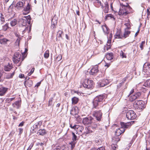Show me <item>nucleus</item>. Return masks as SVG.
I'll list each match as a JSON object with an SVG mask.
<instances>
[{
  "label": "nucleus",
  "mask_w": 150,
  "mask_h": 150,
  "mask_svg": "<svg viewBox=\"0 0 150 150\" xmlns=\"http://www.w3.org/2000/svg\"><path fill=\"white\" fill-rule=\"evenodd\" d=\"M134 122V121H132L125 123L123 122H121L120 124L121 128L117 129L115 132L116 136H119L122 133H123L125 131V129L129 127L132 124H133ZM112 140L113 142L117 143L120 141V139L117 137V136H116V137H113Z\"/></svg>",
  "instance_id": "f257e3e1"
},
{
  "label": "nucleus",
  "mask_w": 150,
  "mask_h": 150,
  "mask_svg": "<svg viewBox=\"0 0 150 150\" xmlns=\"http://www.w3.org/2000/svg\"><path fill=\"white\" fill-rule=\"evenodd\" d=\"M132 9V8L129 6H125L122 5V8L120 9L118 15L123 16H125L130 13Z\"/></svg>",
  "instance_id": "f03ea898"
},
{
  "label": "nucleus",
  "mask_w": 150,
  "mask_h": 150,
  "mask_svg": "<svg viewBox=\"0 0 150 150\" xmlns=\"http://www.w3.org/2000/svg\"><path fill=\"white\" fill-rule=\"evenodd\" d=\"M104 98V96L101 95L95 97L93 101V108H98V105L101 103Z\"/></svg>",
  "instance_id": "7ed1b4c3"
},
{
  "label": "nucleus",
  "mask_w": 150,
  "mask_h": 150,
  "mask_svg": "<svg viewBox=\"0 0 150 150\" xmlns=\"http://www.w3.org/2000/svg\"><path fill=\"white\" fill-rule=\"evenodd\" d=\"M93 81L88 79H86L83 83V86L85 88L89 89L93 88Z\"/></svg>",
  "instance_id": "20e7f679"
},
{
  "label": "nucleus",
  "mask_w": 150,
  "mask_h": 150,
  "mask_svg": "<svg viewBox=\"0 0 150 150\" xmlns=\"http://www.w3.org/2000/svg\"><path fill=\"white\" fill-rule=\"evenodd\" d=\"M135 113L132 110H129L126 113V117L128 120H133L136 117Z\"/></svg>",
  "instance_id": "39448f33"
},
{
  "label": "nucleus",
  "mask_w": 150,
  "mask_h": 150,
  "mask_svg": "<svg viewBox=\"0 0 150 150\" xmlns=\"http://www.w3.org/2000/svg\"><path fill=\"white\" fill-rule=\"evenodd\" d=\"M144 107L143 101L141 100L135 101L134 103V107L135 109H140Z\"/></svg>",
  "instance_id": "423d86ee"
},
{
  "label": "nucleus",
  "mask_w": 150,
  "mask_h": 150,
  "mask_svg": "<svg viewBox=\"0 0 150 150\" xmlns=\"http://www.w3.org/2000/svg\"><path fill=\"white\" fill-rule=\"evenodd\" d=\"M42 125V122L39 121L34 124L31 128L30 132L32 133H34L36 132V130L40 128Z\"/></svg>",
  "instance_id": "0eeeda50"
},
{
  "label": "nucleus",
  "mask_w": 150,
  "mask_h": 150,
  "mask_svg": "<svg viewBox=\"0 0 150 150\" xmlns=\"http://www.w3.org/2000/svg\"><path fill=\"white\" fill-rule=\"evenodd\" d=\"M93 115L98 121H100L102 117V113L101 111H95L93 113Z\"/></svg>",
  "instance_id": "6e6552de"
},
{
  "label": "nucleus",
  "mask_w": 150,
  "mask_h": 150,
  "mask_svg": "<svg viewBox=\"0 0 150 150\" xmlns=\"http://www.w3.org/2000/svg\"><path fill=\"white\" fill-rule=\"evenodd\" d=\"M98 3L100 4L101 8L103 9V12L105 13H107L109 11V5L107 1L105 2L104 6L102 4L100 1H98Z\"/></svg>",
  "instance_id": "1a4fd4ad"
},
{
  "label": "nucleus",
  "mask_w": 150,
  "mask_h": 150,
  "mask_svg": "<svg viewBox=\"0 0 150 150\" xmlns=\"http://www.w3.org/2000/svg\"><path fill=\"white\" fill-rule=\"evenodd\" d=\"M21 59V54L18 52H16L15 53L13 60L15 63H18Z\"/></svg>",
  "instance_id": "9d476101"
},
{
  "label": "nucleus",
  "mask_w": 150,
  "mask_h": 150,
  "mask_svg": "<svg viewBox=\"0 0 150 150\" xmlns=\"http://www.w3.org/2000/svg\"><path fill=\"white\" fill-rule=\"evenodd\" d=\"M143 71L147 75L150 74V63L144 64L143 67Z\"/></svg>",
  "instance_id": "9b49d317"
},
{
  "label": "nucleus",
  "mask_w": 150,
  "mask_h": 150,
  "mask_svg": "<svg viewBox=\"0 0 150 150\" xmlns=\"http://www.w3.org/2000/svg\"><path fill=\"white\" fill-rule=\"evenodd\" d=\"M141 93L139 92H138L135 94L132 95L129 97V100L131 101H133L136 99H140Z\"/></svg>",
  "instance_id": "f8f14e48"
},
{
  "label": "nucleus",
  "mask_w": 150,
  "mask_h": 150,
  "mask_svg": "<svg viewBox=\"0 0 150 150\" xmlns=\"http://www.w3.org/2000/svg\"><path fill=\"white\" fill-rule=\"evenodd\" d=\"M109 83V81L107 79H103L101 80L99 82L100 87H103L107 85Z\"/></svg>",
  "instance_id": "ddd939ff"
},
{
  "label": "nucleus",
  "mask_w": 150,
  "mask_h": 150,
  "mask_svg": "<svg viewBox=\"0 0 150 150\" xmlns=\"http://www.w3.org/2000/svg\"><path fill=\"white\" fill-rule=\"evenodd\" d=\"M8 88L4 87L0 85V96H3L6 93L8 90Z\"/></svg>",
  "instance_id": "4468645a"
},
{
  "label": "nucleus",
  "mask_w": 150,
  "mask_h": 150,
  "mask_svg": "<svg viewBox=\"0 0 150 150\" xmlns=\"http://www.w3.org/2000/svg\"><path fill=\"white\" fill-rule=\"evenodd\" d=\"M129 28L127 27L125 29V31L124 33L122 34V39H125L129 36L131 33L130 31L128 30Z\"/></svg>",
  "instance_id": "2eb2a0df"
},
{
  "label": "nucleus",
  "mask_w": 150,
  "mask_h": 150,
  "mask_svg": "<svg viewBox=\"0 0 150 150\" xmlns=\"http://www.w3.org/2000/svg\"><path fill=\"white\" fill-rule=\"evenodd\" d=\"M114 37L115 38L122 39V34L120 30L118 29L117 30Z\"/></svg>",
  "instance_id": "dca6fc26"
},
{
  "label": "nucleus",
  "mask_w": 150,
  "mask_h": 150,
  "mask_svg": "<svg viewBox=\"0 0 150 150\" xmlns=\"http://www.w3.org/2000/svg\"><path fill=\"white\" fill-rule=\"evenodd\" d=\"M47 131L44 129H40L37 132V134L38 135L44 136L47 134Z\"/></svg>",
  "instance_id": "f3484780"
},
{
  "label": "nucleus",
  "mask_w": 150,
  "mask_h": 150,
  "mask_svg": "<svg viewBox=\"0 0 150 150\" xmlns=\"http://www.w3.org/2000/svg\"><path fill=\"white\" fill-rule=\"evenodd\" d=\"M91 119L90 118L85 117L83 120V123L85 125H88L90 124L91 122Z\"/></svg>",
  "instance_id": "a211bd4d"
},
{
  "label": "nucleus",
  "mask_w": 150,
  "mask_h": 150,
  "mask_svg": "<svg viewBox=\"0 0 150 150\" xmlns=\"http://www.w3.org/2000/svg\"><path fill=\"white\" fill-rule=\"evenodd\" d=\"M98 69L97 67H95L93 68L91 70L90 73L91 75H94L98 71Z\"/></svg>",
  "instance_id": "6ab92c4d"
},
{
  "label": "nucleus",
  "mask_w": 150,
  "mask_h": 150,
  "mask_svg": "<svg viewBox=\"0 0 150 150\" xmlns=\"http://www.w3.org/2000/svg\"><path fill=\"white\" fill-rule=\"evenodd\" d=\"M78 112V109L77 108H73L71 111L70 114L73 115H76Z\"/></svg>",
  "instance_id": "aec40b11"
},
{
  "label": "nucleus",
  "mask_w": 150,
  "mask_h": 150,
  "mask_svg": "<svg viewBox=\"0 0 150 150\" xmlns=\"http://www.w3.org/2000/svg\"><path fill=\"white\" fill-rule=\"evenodd\" d=\"M107 59L108 60H111L113 58V55L112 53H108L106 56Z\"/></svg>",
  "instance_id": "412c9836"
},
{
  "label": "nucleus",
  "mask_w": 150,
  "mask_h": 150,
  "mask_svg": "<svg viewBox=\"0 0 150 150\" xmlns=\"http://www.w3.org/2000/svg\"><path fill=\"white\" fill-rule=\"evenodd\" d=\"M25 4V1L23 2L21 1H19L17 3L16 6L18 8H23Z\"/></svg>",
  "instance_id": "4be33fe9"
},
{
  "label": "nucleus",
  "mask_w": 150,
  "mask_h": 150,
  "mask_svg": "<svg viewBox=\"0 0 150 150\" xmlns=\"http://www.w3.org/2000/svg\"><path fill=\"white\" fill-rule=\"evenodd\" d=\"M103 30L104 32L106 34H108L109 33V28L106 25H103L102 26Z\"/></svg>",
  "instance_id": "5701e85b"
},
{
  "label": "nucleus",
  "mask_w": 150,
  "mask_h": 150,
  "mask_svg": "<svg viewBox=\"0 0 150 150\" xmlns=\"http://www.w3.org/2000/svg\"><path fill=\"white\" fill-rule=\"evenodd\" d=\"M17 21L16 19H12L11 20L10 22V24L11 26L12 27H13L15 26L17 23Z\"/></svg>",
  "instance_id": "b1692460"
},
{
  "label": "nucleus",
  "mask_w": 150,
  "mask_h": 150,
  "mask_svg": "<svg viewBox=\"0 0 150 150\" xmlns=\"http://www.w3.org/2000/svg\"><path fill=\"white\" fill-rule=\"evenodd\" d=\"M30 9V5L29 3H28L26 7L24 8V11H26L27 13H28L29 12Z\"/></svg>",
  "instance_id": "393cba45"
},
{
  "label": "nucleus",
  "mask_w": 150,
  "mask_h": 150,
  "mask_svg": "<svg viewBox=\"0 0 150 150\" xmlns=\"http://www.w3.org/2000/svg\"><path fill=\"white\" fill-rule=\"evenodd\" d=\"M79 100V99L78 98L74 97L71 99L72 103L73 104H76L77 103Z\"/></svg>",
  "instance_id": "a878e982"
},
{
  "label": "nucleus",
  "mask_w": 150,
  "mask_h": 150,
  "mask_svg": "<svg viewBox=\"0 0 150 150\" xmlns=\"http://www.w3.org/2000/svg\"><path fill=\"white\" fill-rule=\"evenodd\" d=\"M53 98H50L48 101V106H53L54 105V103L53 102Z\"/></svg>",
  "instance_id": "bb28decb"
},
{
  "label": "nucleus",
  "mask_w": 150,
  "mask_h": 150,
  "mask_svg": "<svg viewBox=\"0 0 150 150\" xmlns=\"http://www.w3.org/2000/svg\"><path fill=\"white\" fill-rule=\"evenodd\" d=\"M105 19H112L113 20H115L114 16L111 14L106 15L105 16Z\"/></svg>",
  "instance_id": "cd10ccee"
},
{
  "label": "nucleus",
  "mask_w": 150,
  "mask_h": 150,
  "mask_svg": "<svg viewBox=\"0 0 150 150\" xmlns=\"http://www.w3.org/2000/svg\"><path fill=\"white\" fill-rule=\"evenodd\" d=\"M12 67L11 66L9 65V64H8V65L6 66H5L4 67V69L5 71H9L11 69Z\"/></svg>",
  "instance_id": "c85d7f7f"
},
{
  "label": "nucleus",
  "mask_w": 150,
  "mask_h": 150,
  "mask_svg": "<svg viewBox=\"0 0 150 150\" xmlns=\"http://www.w3.org/2000/svg\"><path fill=\"white\" fill-rule=\"evenodd\" d=\"M9 40L5 38H1L0 39V43L1 44H5L6 43L7 41Z\"/></svg>",
  "instance_id": "c756f323"
},
{
  "label": "nucleus",
  "mask_w": 150,
  "mask_h": 150,
  "mask_svg": "<svg viewBox=\"0 0 150 150\" xmlns=\"http://www.w3.org/2000/svg\"><path fill=\"white\" fill-rule=\"evenodd\" d=\"M15 74V72L13 71L11 73H9L6 75V78L7 79H10L12 78Z\"/></svg>",
  "instance_id": "7c9ffc66"
},
{
  "label": "nucleus",
  "mask_w": 150,
  "mask_h": 150,
  "mask_svg": "<svg viewBox=\"0 0 150 150\" xmlns=\"http://www.w3.org/2000/svg\"><path fill=\"white\" fill-rule=\"evenodd\" d=\"M143 86L147 87H150V79H148L144 82Z\"/></svg>",
  "instance_id": "2f4dec72"
},
{
  "label": "nucleus",
  "mask_w": 150,
  "mask_h": 150,
  "mask_svg": "<svg viewBox=\"0 0 150 150\" xmlns=\"http://www.w3.org/2000/svg\"><path fill=\"white\" fill-rule=\"evenodd\" d=\"M60 146H53L51 150H60Z\"/></svg>",
  "instance_id": "473e14b6"
},
{
  "label": "nucleus",
  "mask_w": 150,
  "mask_h": 150,
  "mask_svg": "<svg viewBox=\"0 0 150 150\" xmlns=\"http://www.w3.org/2000/svg\"><path fill=\"white\" fill-rule=\"evenodd\" d=\"M8 28V23H7L2 26V30L4 31H6Z\"/></svg>",
  "instance_id": "72a5a7b5"
},
{
  "label": "nucleus",
  "mask_w": 150,
  "mask_h": 150,
  "mask_svg": "<svg viewBox=\"0 0 150 150\" xmlns=\"http://www.w3.org/2000/svg\"><path fill=\"white\" fill-rule=\"evenodd\" d=\"M57 17L56 15H54L52 19L51 22L57 23Z\"/></svg>",
  "instance_id": "f704fd0d"
},
{
  "label": "nucleus",
  "mask_w": 150,
  "mask_h": 150,
  "mask_svg": "<svg viewBox=\"0 0 150 150\" xmlns=\"http://www.w3.org/2000/svg\"><path fill=\"white\" fill-rule=\"evenodd\" d=\"M49 55V52L48 50H47L45 52L44 54V57L45 58H47Z\"/></svg>",
  "instance_id": "c9c22d12"
},
{
  "label": "nucleus",
  "mask_w": 150,
  "mask_h": 150,
  "mask_svg": "<svg viewBox=\"0 0 150 150\" xmlns=\"http://www.w3.org/2000/svg\"><path fill=\"white\" fill-rule=\"evenodd\" d=\"M63 33L62 30H59L57 33V36L59 38H62V34Z\"/></svg>",
  "instance_id": "e433bc0d"
},
{
  "label": "nucleus",
  "mask_w": 150,
  "mask_h": 150,
  "mask_svg": "<svg viewBox=\"0 0 150 150\" xmlns=\"http://www.w3.org/2000/svg\"><path fill=\"white\" fill-rule=\"evenodd\" d=\"M145 44V41H142L140 45V47L141 50H142L144 49V47Z\"/></svg>",
  "instance_id": "4c0bfd02"
},
{
  "label": "nucleus",
  "mask_w": 150,
  "mask_h": 150,
  "mask_svg": "<svg viewBox=\"0 0 150 150\" xmlns=\"http://www.w3.org/2000/svg\"><path fill=\"white\" fill-rule=\"evenodd\" d=\"M12 105L13 107H16V106L18 108L19 105V102L18 101H16L14 103H13Z\"/></svg>",
  "instance_id": "58836bf2"
},
{
  "label": "nucleus",
  "mask_w": 150,
  "mask_h": 150,
  "mask_svg": "<svg viewBox=\"0 0 150 150\" xmlns=\"http://www.w3.org/2000/svg\"><path fill=\"white\" fill-rule=\"evenodd\" d=\"M117 146L116 144H112L111 146L112 149V150H115Z\"/></svg>",
  "instance_id": "ea45409f"
},
{
  "label": "nucleus",
  "mask_w": 150,
  "mask_h": 150,
  "mask_svg": "<svg viewBox=\"0 0 150 150\" xmlns=\"http://www.w3.org/2000/svg\"><path fill=\"white\" fill-rule=\"evenodd\" d=\"M60 150H68V147L67 146H61Z\"/></svg>",
  "instance_id": "a19ab883"
},
{
  "label": "nucleus",
  "mask_w": 150,
  "mask_h": 150,
  "mask_svg": "<svg viewBox=\"0 0 150 150\" xmlns=\"http://www.w3.org/2000/svg\"><path fill=\"white\" fill-rule=\"evenodd\" d=\"M25 19H26L27 18V21H28V23L29 24H30V20L31 17L30 16H26L25 17Z\"/></svg>",
  "instance_id": "79ce46f5"
},
{
  "label": "nucleus",
  "mask_w": 150,
  "mask_h": 150,
  "mask_svg": "<svg viewBox=\"0 0 150 150\" xmlns=\"http://www.w3.org/2000/svg\"><path fill=\"white\" fill-rule=\"evenodd\" d=\"M15 99L14 97L10 98H7L6 100V101L8 103H10L11 101Z\"/></svg>",
  "instance_id": "37998d69"
},
{
  "label": "nucleus",
  "mask_w": 150,
  "mask_h": 150,
  "mask_svg": "<svg viewBox=\"0 0 150 150\" xmlns=\"http://www.w3.org/2000/svg\"><path fill=\"white\" fill-rule=\"evenodd\" d=\"M27 18L26 19H22L21 22H23L22 25L23 26H25L26 25Z\"/></svg>",
  "instance_id": "c03bdc74"
},
{
  "label": "nucleus",
  "mask_w": 150,
  "mask_h": 150,
  "mask_svg": "<svg viewBox=\"0 0 150 150\" xmlns=\"http://www.w3.org/2000/svg\"><path fill=\"white\" fill-rule=\"evenodd\" d=\"M0 19L1 22V24H3V23L5 22V20L4 16L2 15V14H1V16L0 17Z\"/></svg>",
  "instance_id": "a18cd8bd"
},
{
  "label": "nucleus",
  "mask_w": 150,
  "mask_h": 150,
  "mask_svg": "<svg viewBox=\"0 0 150 150\" xmlns=\"http://www.w3.org/2000/svg\"><path fill=\"white\" fill-rule=\"evenodd\" d=\"M72 134L73 135L72 140H73V142H74V141H75L76 140L77 136L73 132L72 133Z\"/></svg>",
  "instance_id": "49530a36"
},
{
  "label": "nucleus",
  "mask_w": 150,
  "mask_h": 150,
  "mask_svg": "<svg viewBox=\"0 0 150 150\" xmlns=\"http://www.w3.org/2000/svg\"><path fill=\"white\" fill-rule=\"evenodd\" d=\"M120 55L122 57V58L126 57V56L122 51H121L120 53Z\"/></svg>",
  "instance_id": "de8ad7c7"
},
{
  "label": "nucleus",
  "mask_w": 150,
  "mask_h": 150,
  "mask_svg": "<svg viewBox=\"0 0 150 150\" xmlns=\"http://www.w3.org/2000/svg\"><path fill=\"white\" fill-rule=\"evenodd\" d=\"M57 23L51 22V28H54L57 25Z\"/></svg>",
  "instance_id": "09e8293b"
},
{
  "label": "nucleus",
  "mask_w": 150,
  "mask_h": 150,
  "mask_svg": "<svg viewBox=\"0 0 150 150\" xmlns=\"http://www.w3.org/2000/svg\"><path fill=\"white\" fill-rule=\"evenodd\" d=\"M105 149L104 147L102 146L98 148L97 149L95 148L92 149L91 150H104Z\"/></svg>",
  "instance_id": "8fccbe9b"
},
{
  "label": "nucleus",
  "mask_w": 150,
  "mask_h": 150,
  "mask_svg": "<svg viewBox=\"0 0 150 150\" xmlns=\"http://www.w3.org/2000/svg\"><path fill=\"white\" fill-rule=\"evenodd\" d=\"M34 70L35 69L34 68H32L30 72L28 74V75L29 76H30V75H31L33 72Z\"/></svg>",
  "instance_id": "3c124183"
},
{
  "label": "nucleus",
  "mask_w": 150,
  "mask_h": 150,
  "mask_svg": "<svg viewBox=\"0 0 150 150\" xmlns=\"http://www.w3.org/2000/svg\"><path fill=\"white\" fill-rule=\"evenodd\" d=\"M20 42V39H18L16 40L15 43L16 45L17 46H19V43Z\"/></svg>",
  "instance_id": "603ef678"
},
{
  "label": "nucleus",
  "mask_w": 150,
  "mask_h": 150,
  "mask_svg": "<svg viewBox=\"0 0 150 150\" xmlns=\"http://www.w3.org/2000/svg\"><path fill=\"white\" fill-rule=\"evenodd\" d=\"M62 58V56L61 55H59L57 57L56 59L58 61L60 60Z\"/></svg>",
  "instance_id": "864d4df0"
},
{
  "label": "nucleus",
  "mask_w": 150,
  "mask_h": 150,
  "mask_svg": "<svg viewBox=\"0 0 150 150\" xmlns=\"http://www.w3.org/2000/svg\"><path fill=\"white\" fill-rule=\"evenodd\" d=\"M19 130V134H21L23 132V129L21 128H19L18 129Z\"/></svg>",
  "instance_id": "5fc2aeb1"
},
{
  "label": "nucleus",
  "mask_w": 150,
  "mask_h": 150,
  "mask_svg": "<svg viewBox=\"0 0 150 150\" xmlns=\"http://www.w3.org/2000/svg\"><path fill=\"white\" fill-rule=\"evenodd\" d=\"M142 91L143 92H144L145 91H146L147 89L146 88L143 87H142V89H141Z\"/></svg>",
  "instance_id": "6e6d98bb"
},
{
  "label": "nucleus",
  "mask_w": 150,
  "mask_h": 150,
  "mask_svg": "<svg viewBox=\"0 0 150 150\" xmlns=\"http://www.w3.org/2000/svg\"><path fill=\"white\" fill-rule=\"evenodd\" d=\"M70 126L71 128L75 129L76 128V125H74V126H72V125H70Z\"/></svg>",
  "instance_id": "4d7b16f0"
},
{
  "label": "nucleus",
  "mask_w": 150,
  "mask_h": 150,
  "mask_svg": "<svg viewBox=\"0 0 150 150\" xmlns=\"http://www.w3.org/2000/svg\"><path fill=\"white\" fill-rule=\"evenodd\" d=\"M33 146V144H31L30 146H29V147L27 149V150H30L31 148H32V146Z\"/></svg>",
  "instance_id": "13d9d810"
},
{
  "label": "nucleus",
  "mask_w": 150,
  "mask_h": 150,
  "mask_svg": "<svg viewBox=\"0 0 150 150\" xmlns=\"http://www.w3.org/2000/svg\"><path fill=\"white\" fill-rule=\"evenodd\" d=\"M41 84V82H40L37 83V84L35 85V87H37L39 86Z\"/></svg>",
  "instance_id": "bf43d9fd"
},
{
  "label": "nucleus",
  "mask_w": 150,
  "mask_h": 150,
  "mask_svg": "<svg viewBox=\"0 0 150 150\" xmlns=\"http://www.w3.org/2000/svg\"><path fill=\"white\" fill-rule=\"evenodd\" d=\"M147 13L148 16L149 15H150V12L149 10V8H148L147 9Z\"/></svg>",
  "instance_id": "052dcab7"
},
{
  "label": "nucleus",
  "mask_w": 150,
  "mask_h": 150,
  "mask_svg": "<svg viewBox=\"0 0 150 150\" xmlns=\"http://www.w3.org/2000/svg\"><path fill=\"white\" fill-rule=\"evenodd\" d=\"M24 122H22L18 125V127H22L23 126Z\"/></svg>",
  "instance_id": "680f3d73"
},
{
  "label": "nucleus",
  "mask_w": 150,
  "mask_h": 150,
  "mask_svg": "<svg viewBox=\"0 0 150 150\" xmlns=\"http://www.w3.org/2000/svg\"><path fill=\"white\" fill-rule=\"evenodd\" d=\"M24 75L23 74H20L19 75V77L21 78H22L23 77Z\"/></svg>",
  "instance_id": "e2e57ef3"
},
{
  "label": "nucleus",
  "mask_w": 150,
  "mask_h": 150,
  "mask_svg": "<svg viewBox=\"0 0 150 150\" xmlns=\"http://www.w3.org/2000/svg\"><path fill=\"white\" fill-rule=\"evenodd\" d=\"M134 92V90L133 89H132L131 91H130V95H131V94H132L133 92Z\"/></svg>",
  "instance_id": "0e129e2a"
},
{
  "label": "nucleus",
  "mask_w": 150,
  "mask_h": 150,
  "mask_svg": "<svg viewBox=\"0 0 150 150\" xmlns=\"http://www.w3.org/2000/svg\"><path fill=\"white\" fill-rule=\"evenodd\" d=\"M60 105V104L59 103H58L56 105L57 108H59Z\"/></svg>",
  "instance_id": "69168bd1"
},
{
  "label": "nucleus",
  "mask_w": 150,
  "mask_h": 150,
  "mask_svg": "<svg viewBox=\"0 0 150 150\" xmlns=\"http://www.w3.org/2000/svg\"><path fill=\"white\" fill-rule=\"evenodd\" d=\"M139 30H138L137 31V32L136 33H135V36H136L138 34V33H139Z\"/></svg>",
  "instance_id": "338daca9"
},
{
  "label": "nucleus",
  "mask_w": 150,
  "mask_h": 150,
  "mask_svg": "<svg viewBox=\"0 0 150 150\" xmlns=\"http://www.w3.org/2000/svg\"><path fill=\"white\" fill-rule=\"evenodd\" d=\"M13 7V5H11L9 7V8H8V9H11V8H12Z\"/></svg>",
  "instance_id": "774afa93"
}]
</instances>
